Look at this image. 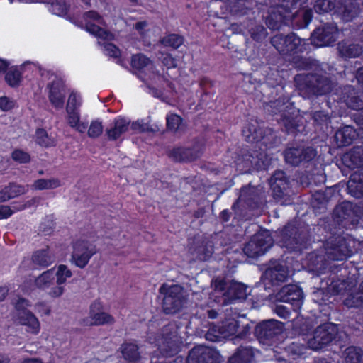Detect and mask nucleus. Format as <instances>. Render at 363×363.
<instances>
[{
  "mask_svg": "<svg viewBox=\"0 0 363 363\" xmlns=\"http://www.w3.org/2000/svg\"><path fill=\"white\" fill-rule=\"evenodd\" d=\"M283 157L286 164L291 167H304L308 168L310 166H314V169L306 171L308 179L307 185H311L313 183L317 184L313 179L315 176L318 177V183H322L325 179V176L323 173V169L322 164L317 163L318 160L317 150L311 146L301 143H289L283 151Z\"/></svg>",
  "mask_w": 363,
  "mask_h": 363,
  "instance_id": "nucleus-1",
  "label": "nucleus"
},
{
  "mask_svg": "<svg viewBox=\"0 0 363 363\" xmlns=\"http://www.w3.org/2000/svg\"><path fill=\"white\" fill-rule=\"evenodd\" d=\"M264 107L272 116L280 114V121L288 135L296 137L304 131L303 117L294 106V103L290 101L289 96H279L274 101L264 102Z\"/></svg>",
  "mask_w": 363,
  "mask_h": 363,
  "instance_id": "nucleus-2",
  "label": "nucleus"
},
{
  "mask_svg": "<svg viewBox=\"0 0 363 363\" xmlns=\"http://www.w3.org/2000/svg\"><path fill=\"white\" fill-rule=\"evenodd\" d=\"M296 2L294 0H281L279 3L271 6L265 16V23L267 27L274 30H279L289 23L297 16L301 18L298 24L300 28L306 27L311 21L312 11L303 10L298 13L294 12Z\"/></svg>",
  "mask_w": 363,
  "mask_h": 363,
  "instance_id": "nucleus-3",
  "label": "nucleus"
},
{
  "mask_svg": "<svg viewBox=\"0 0 363 363\" xmlns=\"http://www.w3.org/2000/svg\"><path fill=\"white\" fill-rule=\"evenodd\" d=\"M356 241L350 235L331 233L325 239V247L329 259L342 261L357 252Z\"/></svg>",
  "mask_w": 363,
  "mask_h": 363,
  "instance_id": "nucleus-4",
  "label": "nucleus"
},
{
  "mask_svg": "<svg viewBox=\"0 0 363 363\" xmlns=\"http://www.w3.org/2000/svg\"><path fill=\"white\" fill-rule=\"evenodd\" d=\"M231 157L236 169L244 173L265 170L269 164L267 153L262 151L240 148Z\"/></svg>",
  "mask_w": 363,
  "mask_h": 363,
  "instance_id": "nucleus-5",
  "label": "nucleus"
},
{
  "mask_svg": "<svg viewBox=\"0 0 363 363\" xmlns=\"http://www.w3.org/2000/svg\"><path fill=\"white\" fill-rule=\"evenodd\" d=\"M242 134L248 143H260L267 149L275 147L280 140L271 128H262L257 121L249 122L242 128Z\"/></svg>",
  "mask_w": 363,
  "mask_h": 363,
  "instance_id": "nucleus-6",
  "label": "nucleus"
},
{
  "mask_svg": "<svg viewBox=\"0 0 363 363\" xmlns=\"http://www.w3.org/2000/svg\"><path fill=\"white\" fill-rule=\"evenodd\" d=\"M267 204L265 192L250 184L243 186L240 191L238 198L232 205V209L236 211L242 206L248 211L263 209Z\"/></svg>",
  "mask_w": 363,
  "mask_h": 363,
  "instance_id": "nucleus-7",
  "label": "nucleus"
},
{
  "mask_svg": "<svg viewBox=\"0 0 363 363\" xmlns=\"http://www.w3.org/2000/svg\"><path fill=\"white\" fill-rule=\"evenodd\" d=\"M295 86L298 91L337 90L336 82L330 78L316 74H300L294 77Z\"/></svg>",
  "mask_w": 363,
  "mask_h": 363,
  "instance_id": "nucleus-8",
  "label": "nucleus"
},
{
  "mask_svg": "<svg viewBox=\"0 0 363 363\" xmlns=\"http://www.w3.org/2000/svg\"><path fill=\"white\" fill-rule=\"evenodd\" d=\"M160 294L164 295L162 299V310L166 314L179 313L186 303L183 294V288L178 284L167 286L166 284L160 286Z\"/></svg>",
  "mask_w": 363,
  "mask_h": 363,
  "instance_id": "nucleus-9",
  "label": "nucleus"
},
{
  "mask_svg": "<svg viewBox=\"0 0 363 363\" xmlns=\"http://www.w3.org/2000/svg\"><path fill=\"white\" fill-rule=\"evenodd\" d=\"M361 216V207L347 201L337 205L333 211L334 220L345 228L357 226Z\"/></svg>",
  "mask_w": 363,
  "mask_h": 363,
  "instance_id": "nucleus-10",
  "label": "nucleus"
},
{
  "mask_svg": "<svg viewBox=\"0 0 363 363\" xmlns=\"http://www.w3.org/2000/svg\"><path fill=\"white\" fill-rule=\"evenodd\" d=\"M339 330L337 325L325 323L318 326L313 332V336L308 341V346L313 350H322L333 342L336 343Z\"/></svg>",
  "mask_w": 363,
  "mask_h": 363,
  "instance_id": "nucleus-11",
  "label": "nucleus"
},
{
  "mask_svg": "<svg viewBox=\"0 0 363 363\" xmlns=\"http://www.w3.org/2000/svg\"><path fill=\"white\" fill-rule=\"evenodd\" d=\"M339 30L334 22L321 23L311 34V44L317 48L333 45L337 40Z\"/></svg>",
  "mask_w": 363,
  "mask_h": 363,
  "instance_id": "nucleus-12",
  "label": "nucleus"
},
{
  "mask_svg": "<svg viewBox=\"0 0 363 363\" xmlns=\"http://www.w3.org/2000/svg\"><path fill=\"white\" fill-rule=\"evenodd\" d=\"M272 196L277 203L286 205L291 201L290 181L285 172L277 170L269 179Z\"/></svg>",
  "mask_w": 363,
  "mask_h": 363,
  "instance_id": "nucleus-13",
  "label": "nucleus"
},
{
  "mask_svg": "<svg viewBox=\"0 0 363 363\" xmlns=\"http://www.w3.org/2000/svg\"><path fill=\"white\" fill-rule=\"evenodd\" d=\"M272 245V237L267 230H264L253 235L242 250L247 257L257 258L264 255Z\"/></svg>",
  "mask_w": 363,
  "mask_h": 363,
  "instance_id": "nucleus-14",
  "label": "nucleus"
},
{
  "mask_svg": "<svg viewBox=\"0 0 363 363\" xmlns=\"http://www.w3.org/2000/svg\"><path fill=\"white\" fill-rule=\"evenodd\" d=\"M279 242L291 252H301L306 247L308 239L296 226L289 224L281 229Z\"/></svg>",
  "mask_w": 363,
  "mask_h": 363,
  "instance_id": "nucleus-15",
  "label": "nucleus"
},
{
  "mask_svg": "<svg viewBox=\"0 0 363 363\" xmlns=\"http://www.w3.org/2000/svg\"><path fill=\"white\" fill-rule=\"evenodd\" d=\"M70 261L79 269L85 268L91 257L97 253L96 246L86 240H77L72 245Z\"/></svg>",
  "mask_w": 363,
  "mask_h": 363,
  "instance_id": "nucleus-16",
  "label": "nucleus"
},
{
  "mask_svg": "<svg viewBox=\"0 0 363 363\" xmlns=\"http://www.w3.org/2000/svg\"><path fill=\"white\" fill-rule=\"evenodd\" d=\"M303 40L291 32L286 35L278 33L270 39L272 46L282 55H291L298 52Z\"/></svg>",
  "mask_w": 363,
  "mask_h": 363,
  "instance_id": "nucleus-17",
  "label": "nucleus"
},
{
  "mask_svg": "<svg viewBox=\"0 0 363 363\" xmlns=\"http://www.w3.org/2000/svg\"><path fill=\"white\" fill-rule=\"evenodd\" d=\"M284 329V323L274 320H264L255 328V335L263 344H269L274 337L281 335Z\"/></svg>",
  "mask_w": 363,
  "mask_h": 363,
  "instance_id": "nucleus-18",
  "label": "nucleus"
},
{
  "mask_svg": "<svg viewBox=\"0 0 363 363\" xmlns=\"http://www.w3.org/2000/svg\"><path fill=\"white\" fill-rule=\"evenodd\" d=\"M238 328V320L233 318H225L211 326L206 334V338L212 342L218 341L220 338H229L237 333Z\"/></svg>",
  "mask_w": 363,
  "mask_h": 363,
  "instance_id": "nucleus-19",
  "label": "nucleus"
},
{
  "mask_svg": "<svg viewBox=\"0 0 363 363\" xmlns=\"http://www.w3.org/2000/svg\"><path fill=\"white\" fill-rule=\"evenodd\" d=\"M203 150V144L195 142L190 147H174L168 151L167 155L176 162H191L199 158L202 155Z\"/></svg>",
  "mask_w": 363,
  "mask_h": 363,
  "instance_id": "nucleus-20",
  "label": "nucleus"
},
{
  "mask_svg": "<svg viewBox=\"0 0 363 363\" xmlns=\"http://www.w3.org/2000/svg\"><path fill=\"white\" fill-rule=\"evenodd\" d=\"M303 298V291L297 284H286L276 294L278 301L291 304L294 311L301 308Z\"/></svg>",
  "mask_w": 363,
  "mask_h": 363,
  "instance_id": "nucleus-21",
  "label": "nucleus"
},
{
  "mask_svg": "<svg viewBox=\"0 0 363 363\" xmlns=\"http://www.w3.org/2000/svg\"><path fill=\"white\" fill-rule=\"evenodd\" d=\"M288 275L287 267L279 260H271L268 267L262 274L261 279L265 285L276 286L286 281Z\"/></svg>",
  "mask_w": 363,
  "mask_h": 363,
  "instance_id": "nucleus-22",
  "label": "nucleus"
},
{
  "mask_svg": "<svg viewBox=\"0 0 363 363\" xmlns=\"http://www.w3.org/2000/svg\"><path fill=\"white\" fill-rule=\"evenodd\" d=\"M218 356L216 350L198 345L189 351L186 363H218Z\"/></svg>",
  "mask_w": 363,
  "mask_h": 363,
  "instance_id": "nucleus-23",
  "label": "nucleus"
},
{
  "mask_svg": "<svg viewBox=\"0 0 363 363\" xmlns=\"http://www.w3.org/2000/svg\"><path fill=\"white\" fill-rule=\"evenodd\" d=\"M342 161L350 169L363 168V146H354L343 155Z\"/></svg>",
  "mask_w": 363,
  "mask_h": 363,
  "instance_id": "nucleus-24",
  "label": "nucleus"
},
{
  "mask_svg": "<svg viewBox=\"0 0 363 363\" xmlns=\"http://www.w3.org/2000/svg\"><path fill=\"white\" fill-rule=\"evenodd\" d=\"M337 50L339 56L345 60L358 57L363 53L362 45L347 40L339 42L337 43Z\"/></svg>",
  "mask_w": 363,
  "mask_h": 363,
  "instance_id": "nucleus-25",
  "label": "nucleus"
},
{
  "mask_svg": "<svg viewBox=\"0 0 363 363\" xmlns=\"http://www.w3.org/2000/svg\"><path fill=\"white\" fill-rule=\"evenodd\" d=\"M357 137V131L352 126L345 125L335 132L333 140L337 147H343L352 144Z\"/></svg>",
  "mask_w": 363,
  "mask_h": 363,
  "instance_id": "nucleus-26",
  "label": "nucleus"
},
{
  "mask_svg": "<svg viewBox=\"0 0 363 363\" xmlns=\"http://www.w3.org/2000/svg\"><path fill=\"white\" fill-rule=\"evenodd\" d=\"M339 5L337 13L341 16V18L345 22L352 21L360 12V8L358 4L353 2L351 0H340Z\"/></svg>",
  "mask_w": 363,
  "mask_h": 363,
  "instance_id": "nucleus-27",
  "label": "nucleus"
},
{
  "mask_svg": "<svg viewBox=\"0 0 363 363\" xmlns=\"http://www.w3.org/2000/svg\"><path fill=\"white\" fill-rule=\"evenodd\" d=\"M213 252V243L207 238L199 240L196 243L194 251L196 257L201 261H208L212 257Z\"/></svg>",
  "mask_w": 363,
  "mask_h": 363,
  "instance_id": "nucleus-28",
  "label": "nucleus"
},
{
  "mask_svg": "<svg viewBox=\"0 0 363 363\" xmlns=\"http://www.w3.org/2000/svg\"><path fill=\"white\" fill-rule=\"evenodd\" d=\"M255 357L252 347L240 345L228 357V363H251Z\"/></svg>",
  "mask_w": 363,
  "mask_h": 363,
  "instance_id": "nucleus-29",
  "label": "nucleus"
},
{
  "mask_svg": "<svg viewBox=\"0 0 363 363\" xmlns=\"http://www.w3.org/2000/svg\"><path fill=\"white\" fill-rule=\"evenodd\" d=\"M18 323L21 325L26 326V330L32 334L37 335L40 330V324L38 318L33 313L26 311L17 315Z\"/></svg>",
  "mask_w": 363,
  "mask_h": 363,
  "instance_id": "nucleus-30",
  "label": "nucleus"
},
{
  "mask_svg": "<svg viewBox=\"0 0 363 363\" xmlns=\"http://www.w3.org/2000/svg\"><path fill=\"white\" fill-rule=\"evenodd\" d=\"M113 127L106 129L108 139L111 141L117 140L123 133H125L130 125V121L125 118L118 116L114 119Z\"/></svg>",
  "mask_w": 363,
  "mask_h": 363,
  "instance_id": "nucleus-31",
  "label": "nucleus"
},
{
  "mask_svg": "<svg viewBox=\"0 0 363 363\" xmlns=\"http://www.w3.org/2000/svg\"><path fill=\"white\" fill-rule=\"evenodd\" d=\"M247 286L242 283L233 281L230 284L224 296L230 303L237 300H245L247 296Z\"/></svg>",
  "mask_w": 363,
  "mask_h": 363,
  "instance_id": "nucleus-32",
  "label": "nucleus"
},
{
  "mask_svg": "<svg viewBox=\"0 0 363 363\" xmlns=\"http://www.w3.org/2000/svg\"><path fill=\"white\" fill-rule=\"evenodd\" d=\"M347 189L352 196L357 199L363 197V174H352L347 182Z\"/></svg>",
  "mask_w": 363,
  "mask_h": 363,
  "instance_id": "nucleus-33",
  "label": "nucleus"
},
{
  "mask_svg": "<svg viewBox=\"0 0 363 363\" xmlns=\"http://www.w3.org/2000/svg\"><path fill=\"white\" fill-rule=\"evenodd\" d=\"M166 122L167 130L174 134L182 135L186 130L187 125L179 115L172 113L167 114Z\"/></svg>",
  "mask_w": 363,
  "mask_h": 363,
  "instance_id": "nucleus-34",
  "label": "nucleus"
},
{
  "mask_svg": "<svg viewBox=\"0 0 363 363\" xmlns=\"http://www.w3.org/2000/svg\"><path fill=\"white\" fill-rule=\"evenodd\" d=\"M33 263L40 269L47 268L53 263V259L50 255L49 247L35 251L31 257Z\"/></svg>",
  "mask_w": 363,
  "mask_h": 363,
  "instance_id": "nucleus-35",
  "label": "nucleus"
},
{
  "mask_svg": "<svg viewBox=\"0 0 363 363\" xmlns=\"http://www.w3.org/2000/svg\"><path fill=\"white\" fill-rule=\"evenodd\" d=\"M308 348L303 344L293 342L284 348V352L289 360H296L305 356Z\"/></svg>",
  "mask_w": 363,
  "mask_h": 363,
  "instance_id": "nucleus-36",
  "label": "nucleus"
},
{
  "mask_svg": "<svg viewBox=\"0 0 363 363\" xmlns=\"http://www.w3.org/2000/svg\"><path fill=\"white\" fill-rule=\"evenodd\" d=\"M35 142L40 147L50 148L56 146V140L49 135L47 130L43 128H38L35 132Z\"/></svg>",
  "mask_w": 363,
  "mask_h": 363,
  "instance_id": "nucleus-37",
  "label": "nucleus"
},
{
  "mask_svg": "<svg viewBox=\"0 0 363 363\" xmlns=\"http://www.w3.org/2000/svg\"><path fill=\"white\" fill-rule=\"evenodd\" d=\"M333 293L329 287L317 288L311 294V298L313 302L320 306H326L332 303L330 298Z\"/></svg>",
  "mask_w": 363,
  "mask_h": 363,
  "instance_id": "nucleus-38",
  "label": "nucleus"
},
{
  "mask_svg": "<svg viewBox=\"0 0 363 363\" xmlns=\"http://www.w3.org/2000/svg\"><path fill=\"white\" fill-rule=\"evenodd\" d=\"M138 346L135 343L125 342L121 345L123 358L129 362H135L140 359Z\"/></svg>",
  "mask_w": 363,
  "mask_h": 363,
  "instance_id": "nucleus-39",
  "label": "nucleus"
},
{
  "mask_svg": "<svg viewBox=\"0 0 363 363\" xmlns=\"http://www.w3.org/2000/svg\"><path fill=\"white\" fill-rule=\"evenodd\" d=\"M61 186V181L57 178L38 179L31 186L33 190L55 189Z\"/></svg>",
  "mask_w": 363,
  "mask_h": 363,
  "instance_id": "nucleus-40",
  "label": "nucleus"
},
{
  "mask_svg": "<svg viewBox=\"0 0 363 363\" xmlns=\"http://www.w3.org/2000/svg\"><path fill=\"white\" fill-rule=\"evenodd\" d=\"M344 303L349 308H363V281L360 283L359 291L350 294Z\"/></svg>",
  "mask_w": 363,
  "mask_h": 363,
  "instance_id": "nucleus-41",
  "label": "nucleus"
},
{
  "mask_svg": "<svg viewBox=\"0 0 363 363\" xmlns=\"http://www.w3.org/2000/svg\"><path fill=\"white\" fill-rule=\"evenodd\" d=\"M54 272L52 269L43 272L35 279V285L40 289L45 290L54 284Z\"/></svg>",
  "mask_w": 363,
  "mask_h": 363,
  "instance_id": "nucleus-42",
  "label": "nucleus"
},
{
  "mask_svg": "<svg viewBox=\"0 0 363 363\" xmlns=\"http://www.w3.org/2000/svg\"><path fill=\"white\" fill-rule=\"evenodd\" d=\"M294 67L298 69H311L317 65V61L311 57L294 56L291 60Z\"/></svg>",
  "mask_w": 363,
  "mask_h": 363,
  "instance_id": "nucleus-43",
  "label": "nucleus"
},
{
  "mask_svg": "<svg viewBox=\"0 0 363 363\" xmlns=\"http://www.w3.org/2000/svg\"><path fill=\"white\" fill-rule=\"evenodd\" d=\"M345 363H360L362 350L360 347L350 346L344 352Z\"/></svg>",
  "mask_w": 363,
  "mask_h": 363,
  "instance_id": "nucleus-44",
  "label": "nucleus"
},
{
  "mask_svg": "<svg viewBox=\"0 0 363 363\" xmlns=\"http://www.w3.org/2000/svg\"><path fill=\"white\" fill-rule=\"evenodd\" d=\"M340 0H315L314 9L318 13H328L339 4Z\"/></svg>",
  "mask_w": 363,
  "mask_h": 363,
  "instance_id": "nucleus-45",
  "label": "nucleus"
},
{
  "mask_svg": "<svg viewBox=\"0 0 363 363\" xmlns=\"http://www.w3.org/2000/svg\"><path fill=\"white\" fill-rule=\"evenodd\" d=\"M10 199L26 194L28 191V185L18 184L16 182H9L5 186Z\"/></svg>",
  "mask_w": 363,
  "mask_h": 363,
  "instance_id": "nucleus-46",
  "label": "nucleus"
},
{
  "mask_svg": "<svg viewBox=\"0 0 363 363\" xmlns=\"http://www.w3.org/2000/svg\"><path fill=\"white\" fill-rule=\"evenodd\" d=\"M91 322L90 325H103L105 324H113L115 321L114 318L105 312L96 313L90 316Z\"/></svg>",
  "mask_w": 363,
  "mask_h": 363,
  "instance_id": "nucleus-47",
  "label": "nucleus"
},
{
  "mask_svg": "<svg viewBox=\"0 0 363 363\" xmlns=\"http://www.w3.org/2000/svg\"><path fill=\"white\" fill-rule=\"evenodd\" d=\"M184 43L183 36L178 34H169L160 40V43L177 49Z\"/></svg>",
  "mask_w": 363,
  "mask_h": 363,
  "instance_id": "nucleus-48",
  "label": "nucleus"
},
{
  "mask_svg": "<svg viewBox=\"0 0 363 363\" xmlns=\"http://www.w3.org/2000/svg\"><path fill=\"white\" fill-rule=\"evenodd\" d=\"M21 74L16 67H11L5 76L6 82L13 88L16 87L21 81Z\"/></svg>",
  "mask_w": 363,
  "mask_h": 363,
  "instance_id": "nucleus-49",
  "label": "nucleus"
},
{
  "mask_svg": "<svg viewBox=\"0 0 363 363\" xmlns=\"http://www.w3.org/2000/svg\"><path fill=\"white\" fill-rule=\"evenodd\" d=\"M145 119L138 120L134 121L130 125V129L135 133L154 132L155 130L152 125Z\"/></svg>",
  "mask_w": 363,
  "mask_h": 363,
  "instance_id": "nucleus-50",
  "label": "nucleus"
},
{
  "mask_svg": "<svg viewBox=\"0 0 363 363\" xmlns=\"http://www.w3.org/2000/svg\"><path fill=\"white\" fill-rule=\"evenodd\" d=\"M249 32L251 38L257 42L263 41L268 35L267 29L262 25H256L252 27Z\"/></svg>",
  "mask_w": 363,
  "mask_h": 363,
  "instance_id": "nucleus-51",
  "label": "nucleus"
},
{
  "mask_svg": "<svg viewBox=\"0 0 363 363\" xmlns=\"http://www.w3.org/2000/svg\"><path fill=\"white\" fill-rule=\"evenodd\" d=\"M348 99V106L357 111H363V92H353Z\"/></svg>",
  "mask_w": 363,
  "mask_h": 363,
  "instance_id": "nucleus-52",
  "label": "nucleus"
},
{
  "mask_svg": "<svg viewBox=\"0 0 363 363\" xmlns=\"http://www.w3.org/2000/svg\"><path fill=\"white\" fill-rule=\"evenodd\" d=\"M11 159L18 164H28L31 161V156L28 152L16 148L11 152Z\"/></svg>",
  "mask_w": 363,
  "mask_h": 363,
  "instance_id": "nucleus-53",
  "label": "nucleus"
},
{
  "mask_svg": "<svg viewBox=\"0 0 363 363\" xmlns=\"http://www.w3.org/2000/svg\"><path fill=\"white\" fill-rule=\"evenodd\" d=\"M55 275L57 284L58 285H62L66 282L67 278H70L72 276V272L67 265L60 264L57 267Z\"/></svg>",
  "mask_w": 363,
  "mask_h": 363,
  "instance_id": "nucleus-54",
  "label": "nucleus"
},
{
  "mask_svg": "<svg viewBox=\"0 0 363 363\" xmlns=\"http://www.w3.org/2000/svg\"><path fill=\"white\" fill-rule=\"evenodd\" d=\"M151 65V61L142 54L135 55L131 59V66L137 70H142L145 67Z\"/></svg>",
  "mask_w": 363,
  "mask_h": 363,
  "instance_id": "nucleus-55",
  "label": "nucleus"
},
{
  "mask_svg": "<svg viewBox=\"0 0 363 363\" xmlns=\"http://www.w3.org/2000/svg\"><path fill=\"white\" fill-rule=\"evenodd\" d=\"M104 126L102 122L99 119L94 120L91 122L89 128L88 129V136L91 138H97L103 133Z\"/></svg>",
  "mask_w": 363,
  "mask_h": 363,
  "instance_id": "nucleus-56",
  "label": "nucleus"
},
{
  "mask_svg": "<svg viewBox=\"0 0 363 363\" xmlns=\"http://www.w3.org/2000/svg\"><path fill=\"white\" fill-rule=\"evenodd\" d=\"M86 29L90 33L104 39H108L110 33L94 23H86Z\"/></svg>",
  "mask_w": 363,
  "mask_h": 363,
  "instance_id": "nucleus-57",
  "label": "nucleus"
},
{
  "mask_svg": "<svg viewBox=\"0 0 363 363\" xmlns=\"http://www.w3.org/2000/svg\"><path fill=\"white\" fill-rule=\"evenodd\" d=\"M65 96L62 92H49L48 99L51 104L56 108H62L65 104Z\"/></svg>",
  "mask_w": 363,
  "mask_h": 363,
  "instance_id": "nucleus-58",
  "label": "nucleus"
},
{
  "mask_svg": "<svg viewBox=\"0 0 363 363\" xmlns=\"http://www.w3.org/2000/svg\"><path fill=\"white\" fill-rule=\"evenodd\" d=\"M179 352V347L178 345L173 343L164 344L162 348L160 347V357H172L177 354Z\"/></svg>",
  "mask_w": 363,
  "mask_h": 363,
  "instance_id": "nucleus-59",
  "label": "nucleus"
},
{
  "mask_svg": "<svg viewBox=\"0 0 363 363\" xmlns=\"http://www.w3.org/2000/svg\"><path fill=\"white\" fill-rule=\"evenodd\" d=\"M81 105V99L77 96V92H71L67 103L66 111H79Z\"/></svg>",
  "mask_w": 363,
  "mask_h": 363,
  "instance_id": "nucleus-60",
  "label": "nucleus"
},
{
  "mask_svg": "<svg viewBox=\"0 0 363 363\" xmlns=\"http://www.w3.org/2000/svg\"><path fill=\"white\" fill-rule=\"evenodd\" d=\"M30 306V304L28 300L20 297L14 305V308L16 311V316L19 315V314H22V313H26V311H30V310L27 309V307Z\"/></svg>",
  "mask_w": 363,
  "mask_h": 363,
  "instance_id": "nucleus-61",
  "label": "nucleus"
},
{
  "mask_svg": "<svg viewBox=\"0 0 363 363\" xmlns=\"http://www.w3.org/2000/svg\"><path fill=\"white\" fill-rule=\"evenodd\" d=\"M16 101L10 99L7 96L0 97V109L3 111H9L16 106Z\"/></svg>",
  "mask_w": 363,
  "mask_h": 363,
  "instance_id": "nucleus-62",
  "label": "nucleus"
},
{
  "mask_svg": "<svg viewBox=\"0 0 363 363\" xmlns=\"http://www.w3.org/2000/svg\"><path fill=\"white\" fill-rule=\"evenodd\" d=\"M313 118L317 125L327 126L329 117L323 111H318L313 113Z\"/></svg>",
  "mask_w": 363,
  "mask_h": 363,
  "instance_id": "nucleus-63",
  "label": "nucleus"
},
{
  "mask_svg": "<svg viewBox=\"0 0 363 363\" xmlns=\"http://www.w3.org/2000/svg\"><path fill=\"white\" fill-rule=\"evenodd\" d=\"M67 113V123L70 127L74 126L80 120L79 111H66Z\"/></svg>",
  "mask_w": 363,
  "mask_h": 363,
  "instance_id": "nucleus-64",
  "label": "nucleus"
}]
</instances>
